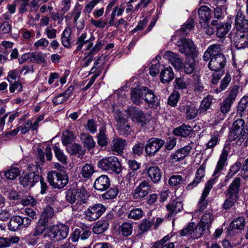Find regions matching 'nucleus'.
<instances>
[{
    "instance_id": "obj_1",
    "label": "nucleus",
    "mask_w": 248,
    "mask_h": 248,
    "mask_svg": "<svg viewBox=\"0 0 248 248\" xmlns=\"http://www.w3.org/2000/svg\"><path fill=\"white\" fill-rule=\"evenodd\" d=\"M228 155V151L224 148L220 155L219 159L217 162L216 168L213 174V176H214V178L209 180L206 183L204 190L199 201L198 207L196 210V212H202L203 211L208 205V202L207 200H206V198L208 195L211 189L212 188L213 185L215 183L216 178L220 174V170L224 166L225 163L227 159Z\"/></svg>"
},
{
    "instance_id": "obj_2",
    "label": "nucleus",
    "mask_w": 248,
    "mask_h": 248,
    "mask_svg": "<svg viewBox=\"0 0 248 248\" xmlns=\"http://www.w3.org/2000/svg\"><path fill=\"white\" fill-rule=\"evenodd\" d=\"M69 227L64 224L60 223L49 227L44 233L43 237L46 242L53 243L59 242L68 236Z\"/></svg>"
},
{
    "instance_id": "obj_3",
    "label": "nucleus",
    "mask_w": 248,
    "mask_h": 248,
    "mask_svg": "<svg viewBox=\"0 0 248 248\" xmlns=\"http://www.w3.org/2000/svg\"><path fill=\"white\" fill-rule=\"evenodd\" d=\"M179 51L186 57H196L197 55L196 46L190 39L182 37L176 43Z\"/></svg>"
},
{
    "instance_id": "obj_4",
    "label": "nucleus",
    "mask_w": 248,
    "mask_h": 248,
    "mask_svg": "<svg viewBox=\"0 0 248 248\" xmlns=\"http://www.w3.org/2000/svg\"><path fill=\"white\" fill-rule=\"evenodd\" d=\"M47 181L54 188L61 189L67 185L68 177L66 174L56 171H49L47 173Z\"/></svg>"
},
{
    "instance_id": "obj_5",
    "label": "nucleus",
    "mask_w": 248,
    "mask_h": 248,
    "mask_svg": "<svg viewBox=\"0 0 248 248\" xmlns=\"http://www.w3.org/2000/svg\"><path fill=\"white\" fill-rule=\"evenodd\" d=\"M97 165L102 170H111L117 174L122 171L121 164L118 158L114 156L101 159L98 162Z\"/></svg>"
},
{
    "instance_id": "obj_6",
    "label": "nucleus",
    "mask_w": 248,
    "mask_h": 248,
    "mask_svg": "<svg viewBox=\"0 0 248 248\" xmlns=\"http://www.w3.org/2000/svg\"><path fill=\"white\" fill-rule=\"evenodd\" d=\"M89 194L84 186L78 187L77 184L71 186L65 192V200L68 203H73L79 198Z\"/></svg>"
},
{
    "instance_id": "obj_7",
    "label": "nucleus",
    "mask_w": 248,
    "mask_h": 248,
    "mask_svg": "<svg viewBox=\"0 0 248 248\" xmlns=\"http://www.w3.org/2000/svg\"><path fill=\"white\" fill-rule=\"evenodd\" d=\"M165 141L159 138H151L149 139L145 146V151L149 156H154L165 145Z\"/></svg>"
},
{
    "instance_id": "obj_8",
    "label": "nucleus",
    "mask_w": 248,
    "mask_h": 248,
    "mask_svg": "<svg viewBox=\"0 0 248 248\" xmlns=\"http://www.w3.org/2000/svg\"><path fill=\"white\" fill-rule=\"evenodd\" d=\"M105 206L99 203L93 204L88 207L85 211L86 218L89 221H94L98 219L105 212Z\"/></svg>"
},
{
    "instance_id": "obj_9",
    "label": "nucleus",
    "mask_w": 248,
    "mask_h": 248,
    "mask_svg": "<svg viewBox=\"0 0 248 248\" xmlns=\"http://www.w3.org/2000/svg\"><path fill=\"white\" fill-rule=\"evenodd\" d=\"M151 190V186L149 181L143 180L132 191V196L135 200H142Z\"/></svg>"
},
{
    "instance_id": "obj_10",
    "label": "nucleus",
    "mask_w": 248,
    "mask_h": 248,
    "mask_svg": "<svg viewBox=\"0 0 248 248\" xmlns=\"http://www.w3.org/2000/svg\"><path fill=\"white\" fill-rule=\"evenodd\" d=\"M245 121L243 119L239 118L232 124L230 130V134L233 139L243 138L246 134Z\"/></svg>"
},
{
    "instance_id": "obj_11",
    "label": "nucleus",
    "mask_w": 248,
    "mask_h": 248,
    "mask_svg": "<svg viewBox=\"0 0 248 248\" xmlns=\"http://www.w3.org/2000/svg\"><path fill=\"white\" fill-rule=\"evenodd\" d=\"M208 64V68L214 71H220L226 64V58L223 54H218L210 59Z\"/></svg>"
},
{
    "instance_id": "obj_12",
    "label": "nucleus",
    "mask_w": 248,
    "mask_h": 248,
    "mask_svg": "<svg viewBox=\"0 0 248 248\" xmlns=\"http://www.w3.org/2000/svg\"><path fill=\"white\" fill-rule=\"evenodd\" d=\"M235 25L236 31L248 33V19L241 10L236 15Z\"/></svg>"
},
{
    "instance_id": "obj_13",
    "label": "nucleus",
    "mask_w": 248,
    "mask_h": 248,
    "mask_svg": "<svg viewBox=\"0 0 248 248\" xmlns=\"http://www.w3.org/2000/svg\"><path fill=\"white\" fill-rule=\"evenodd\" d=\"M164 58L168 60L176 70L180 71L182 69L183 61L178 54L170 51H167L165 52Z\"/></svg>"
},
{
    "instance_id": "obj_14",
    "label": "nucleus",
    "mask_w": 248,
    "mask_h": 248,
    "mask_svg": "<svg viewBox=\"0 0 248 248\" xmlns=\"http://www.w3.org/2000/svg\"><path fill=\"white\" fill-rule=\"evenodd\" d=\"M143 97V100L148 104L150 108H156L159 106V99L152 90L146 87L144 89Z\"/></svg>"
},
{
    "instance_id": "obj_15",
    "label": "nucleus",
    "mask_w": 248,
    "mask_h": 248,
    "mask_svg": "<svg viewBox=\"0 0 248 248\" xmlns=\"http://www.w3.org/2000/svg\"><path fill=\"white\" fill-rule=\"evenodd\" d=\"M94 39V36L91 34H88L87 32L82 33L78 37L77 45H78L76 51L78 52L81 50L84 45L88 44L87 50H89L92 47V41Z\"/></svg>"
},
{
    "instance_id": "obj_16",
    "label": "nucleus",
    "mask_w": 248,
    "mask_h": 248,
    "mask_svg": "<svg viewBox=\"0 0 248 248\" xmlns=\"http://www.w3.org/2000/svg\"><path fill=\"white\" fill-rule=\"evenodd\" d=\"M36 176V175L27 173L19 177L20 184L25 188H31L40 180V176Z\"/></svg>"
},
{
    "instance_id": "obj_17",
    "label": "nucleus",
    "mask_w": 248,
    "mask_h": 248,
    "mask_svg": "<svg viewBox=\"0 0 248 248\" xmlns=\"http://www.w3.org/2000/svg\"><path fill=\"white\" fill-rule=\"evenodd\" d=\"M233 41L236 48L237 49L245 48L248 46V33L236 31Z\"/></svg>"
},
{
    "instance_id": "obj_18",
    "label": "nucleus",
    "mask_w": 248,
    "mask_h": 248,
    "mask_svg": "<svg viewBox=\"0 0 248 248\" xmlns=\"http://www.w3.org/2000/svg\"><path fill=\"white\" fill-rule=\"evenodd\" d=\"M205 168L206 164L203 163L197 170L194 179L186 187L187 190L192 189L202 181L205 176Z\"/></svg>"
},
{
    "instance_id": "obj_19",
    "label": "nucleus",
    "mask_w": 248,
    "mask_h": 248,
    "mask_svg": "<svg viewBox=\"0 0 248 248\" xmlns=\"http://www.w3.org/2000/svg\"><path fill=\"white\" fill-rule=\"evenodd\" d=\"M212 12L211 9L207 6H201L198 10V16L200 23L202 27L205 28L207 23L211 19Z\"/></svg>"
},
{
    "instance_id": "obj_20",
    "label": "nucleus",
    "mask_w": 248,
    "mask_h": 248,
    "mask_svg": "<svg viewBox=\"0 0 248 248\" xmlns=\"http://www.w3.org/2000/svg\"><path fill=\"white\" fill-rule=\"evenodd\" d=\"M241 179L239 177L234 179L230 185L226 193V197L233 198L237 200L240 185Z\"/></svg>"
},
{
    "instance_id": "obj_21",
    "label": "nucleus",
    "mask_w": 248,
    "mask_h": 248,
    "mask_svg": "<svg viewBox=\"0 0 248 248\" xmlns=\"http://www.w3.org/2000/svg\"><path fill=\"white\" fill-rule=\"evenodd\" d=\"M166 208L169 211L167 215V217L170 220L172 217L181 211L183 205L181 201L174 200L167 205Z\"/></svg>"
},
{
    "instance_id": "obj_22",
    "label": "nucleus",
    "mask_w": 248,
    "mask_h": 248,
    "mask_svg": "<svg viewBox=\"0 0 248 248\" xmlns=\"http://www.w3.org/2000/svg\"><path fill=\"white\" fill-rule=\"evenodd\" d=\"M212 24L216 26V35L219 38L225 37L231 28V25L229 22L220 23L217 20H213Z\"/></svg>"
},
{
    "instance_id": "obj_23",
    "label": "nucleus",
    "mask_w": 248,
    "mask_h": 248,
    "mask_svg": "<svg viewBox=\"0 0 248 248\" xmlns=\"http://www.w3.org/2000/svg\"><path fill=\"white\" fill-rule=\"evenodd\" d=\"M192 144L190 143L177 150L175 153L171 155V159L175 161H180L184 159L189 154L192 148Z\"/></svg>"
},
{
    "instance_id": "obj_24",
    "label": "nucleus",
    "mask_w": 248,
    "mask_h": 248,
    "mask_svg": "<svg viewBox=\"0 0 248 248\" xmlns=\"http://www.w3.org/2000/svg\"><path fill=\"white\" fill-rule=\"evenodd\" d=\"M145 87L138 88H132L130 91V98L132 102L137 105L141 104L144 99L143 95Z\"/></svg>"
},
{
    "instance_id": "obj_25",
    "label": "nucleus",
    "mask_w": 248,
    "mask_h": 248,
    "mask_svg": "<svg viewBox=\"0 0 248 248\" xmlns=\"http://www.w3.org/2000/svg\"><path fill=\"white\" fill-rule=\"evenodd\" d=\"M179 109L181 112H184L186 115L187 120L195 119L198 115V110L194 105L181 104Z\"/></svg>"
},
{
    "instance_id": "obj_26",
    "label": "nucleus",
    "mask_w": 248,
    "mask_h": 248,
    "mask_svg": "<svg viewBox=\"0 0 248 248\" xmlns=\"http://www.w3.org/2000/svg\"><path fill=\"white\" fill-rule=\"evenodd\" d=\"M110 185V180L108 176L102 175L95 180L93 187L97 190L103 191L107 190L109 187Z\"/></svg>"
},
{
    "instance_id": "obj_27",
    "label": "nucleus",
    "mask_w": 248,
    "mask_h": 248,
    "mask_svg": "<svg viewBox=\"0 0 248 248\" xmlns=\"http://www.w3.org/2000/svg\"><path fill=\"white\" fill-rule=\"evenodd\" d=\"M129 115L132 117L133 120L139 123L145 122L146 116L143 111L136 107H130L127 109Z\"/></svg>"
},
{
    "instance_id": "obj_28",
    "label": "nucleus",
    "mask_w": 248,
    "mask_h": 248,
    "mask_svg": "<svg viewBox=\"0 0 248 248\" xmlns=\"http://www.w3.org/2000/svg\"><path fill=\"white\" fill-rule=\"evenodd\" d=\"M195 58V57H186L185 62V63L183 62V65L180 70H183L185 73L187 75H193L194 73H198L195 70L196 65Z\"/></svg>"
},
{
    "instance_id": "obj_29",
    "label": "nucleus",
    "mask_w": 248,
    "mask_h": 248,
    "mask_svg": "<svg viewBox=\"0 0 248 248\" xmlns=\"http://www.w3.org/2000/svg\"><path fill=\"white\" fill-rule=\"evenodd\" d=\"M221 51V46L219 44H213L210 46L207 49L204 53L202 59L203 61L207 62L212 57H215L220 53Z\"/></svg>"
},
{
    "instance_id": "obj_30",
    "label": "nucleus",
    "mask_w": 248,
    "mask_h": 248,
    "mask_svg": "<svg viewBox=\"0 0 248 248\" xmlns=\"http://www.w3.org/2000/svg\"><path fill=\"white\" fill-rule=\"evenodd\" d=\"M193 132L192 128L185 124L174 128L172 131L173 134L176 136L186 138L189 136Z\"/></svg>"
},
{
    "instance_id": "obj_31",
    "label": "nucleus",
    "mask_w": 248,
    "mask_h": 248,
    "mask_svg": "<svg viewBox=\"0 0 248 248\" xmlns=\"http://www.w3.org/2000/svg\"><path fill=\"white\" fill-rule=\"evenodd\" d=\"M114 118L117 123L118 129L120 132L124 131V124L127 123V117H126L121 111L116 110L114 111ZM125 133V132H124Z\"/></svg>"
},
{
    "instance_id": "obj_32",
    "label": "nucleus",
    "mask_w": 248,
    "mask_h": 248,
    "mask_svg": "<svg viewBox=\"0 0 248 248\" xmlns=\"http://www.w3.org/2000/svg\"><path fill=\"white\" fill-rule=\"evenodd\" d=\"M148 176L150 180L154 183L159 181L161 177V172L158 167L152 166L147 170Z\"/></svg>"
},
{
    "instance_id": "obj_33",
    "label": "nucleus",
    "mask_w": 248,
    "mask_h": 248,
    "mask_svg": "<svg viewBox=\"0 0 248 248\" xmlns=\"http://www.w3.org/2000/svg\"><path fill=\"white\" fill-rule=\"evenodd\" d=\"M245 226V219L243 217H239L233 219L230 223L228 228L229 232L230 235H233V229L242 230Z\"/></svg>"
},
{
    "instance_id": "obj_34",
    "label": "nucleus",
    "mask_w": 248,
    "mask_h": 248,
    "mask_svg": "<svg viewBox=\"0 0 248 248\" xmlns=\"http://www.w3.org/2000/svg\"><path fill=\"white\" fill-rule=\"evenodd\" d=\"M89 197V195L88 194L86 196L79 198L74 203H70L72 211L78 213L82 211L85 207L84 204L87 203Z\"/></svg>"
},
{
    "instance_id": "obj_35",
    "label": "nucleus",
    "mask_w": 248,
    "mask_h": 248,
    "mask_svg": "<svg viewBox=\"0 0 248 248\" xmlns=\"http://www.w3.org/2000/svg\"><path fill=\"white\" fill-rule=\"evenodd\" d=\"M126 141L124 140L116 138L114 139L112 141L111 148L113 151L117 153L118 154H121L123 153Z\"/></svg>"
},
{
    "instance_id": "obj_36",
    "label": "nucleus",
    "mask_w": 248,
    "mask_h": 248,
    "mask_svg": "<svg viewBox=\"0 0 248 248\" xmlns=\"http://www.w3.org/2000/svg\"><path fill=\"white\" fill-rule=\"evenodd\" d=\"M47 224H48L46 223V221H42V220L39 219L33 232L29 234V236L37 237L40 236L43 234L46 230H47L46 226H47Z\"/></svg>"
},
{
    "instance_id": "obj_37",
    "label": "nucleus",
    "mask_w": 248,
    "mask_h": 248,
    "mask_svg": "<svg viewBox=\"0 0 248 248\" xmlns=\"http://www.w3.org/2000/svg\"><path fill=\"white\" fill-rule=\"evenodd\" d=\"M209 232V229L206 228V227L199 223L198 224L196 225L194 223V228H193V232L191 238L198 239L204 233H208Z\"/></svg>"
},
{
    "instance_id": "obj_38",
    "label": "nucleus",
    "mask_w": 248,
    "mask_h": 248,
    "mask_svg": "<svg viewBox=\"0 0 248 248\" xmlns=\"http://www.w3.org/2000/svg\"><path fill=\"white\" fill-rule=\"evenodd\" d=\"M174 78V73L171 67L169 66L161 71L160 78L162 82L165 83L172 80Z\"/></svg>"
},
{
    "instance_id": "obj_39",
    "label": "nucleus",
    "mask_w": 248,
    "mask_h": 248,
    "mask_svg": "<svg viewBox=\"0 0 248 248\" xmlns=\"http://www.w3.org/2000/svg\"><path fill=\"white\" fill-rule=\"evenodd\" d=\"M133 223L130 222H125L119 227V233L124 237L130 236L133 232Z\"/></svg>"
},
{
    "instance_id": "obj_40",
    "label": "nucleus",
    "mask_w": 248,
    "mask_h": 248,
    "mask_svg": "<svg viewBox=\"0 0 248 248\" xmlns=\"http://www.w3.org/2000/svg\"><path fill=\"white\" fill-rule=\"evenodd\" d=\"M109 224L107 221L100 220L97 221L93 228V232L97 234H101L108 228Z\"/></svg>"
},
{
    "instance_id": "obj_41",
    "label": "nucleus",
    "mask_w": 248,
    "mask_h": 248,
    "mask_svg": "<svg viewBox=\"0 0 248 248\" xmlns=\"http://www.w3.org/2000/svg\"><path fill=\"white\" fill-rule=\"evenodd\" d=\"M80 137L81 140L83 141L84 147L88 150L95 147V142L93 140L91 136L85 134H81Z\"/></svg>"
},
{
    "instance_id": "obj_42",
    "label": "nucleus",
    "mask_w": 248,
    "mask_h": 248,
    "mask_svg": "<svg viewBox=\"0 0 248 248\" xmlns=\"http://www.w3.org/2000/svg\"><path fill=\"white\" fill-rule=\"evenodd\" d=\"M8 228L12 231H16L21 229L20 226V216H15L12 217L10 218Z\"/></svg>"
},
{
    "instance_id": "obj_43",
    "label": "nucleus",
    "mask_w": 248,
    "mask_h": 248,
    "mask_svg": "<svg viewBox=\"0 0 248 248\" xmlns=\"http://www.w3.org/2000/svg\"><path fill=\"white\" fill-rule=\"evenodd\" d=\"M75 139V137L73 132L65 130L62 134V142L63 145L66 146L73 142Z\"/></svg>"
},
{
    "instance_id": "obj_44",
    "label": "nucleus",
    "mask_w": 248,
    "mask_h": 248,
    "mask_svg": "<svg viewBox=\"0 0 248 248\" xmlns=\"http://www.w3.org/2000/svg\"><path fill=\"white\" fill-rule=\"evenodd\" d=\"M30 62L41 63L46 62V55L40 52H31Z\"/></svg>"
},
{
    "instance_id": "obj_45",
    "label": "nucleus",
    "mask_w": 248,
    "mask_h": 248,
    "mask_svg": "<svg viewBox=\"0 0 248 248\" xmlns=\"http://www.w3.org/2000/svg\"><path fill=\"white\" fill-rule=\"evenodd\" d=\"M144 215L143 210L140 208H135L131 209L128 213L127 217L134 220H138L142 218Z\"/></svg>"
},
{
    "instance_id": "obj_46",
    "label": "nucleus",
    "mask_w": 248,
    "mask_h": 248,
    "mask_svg": "<svg viewBox=\"0 0 248 248\" xmlns=\"http://www.w3.org/2000/svg\"><path fill=\"white\" fill-rule=\"evenodd\" d=\"M54 215V209L50 206H46L42 213L40 219L46 221L48 224V220L51 218Z\"/></svg>"
},
{
    "instance_id": "obj_47",
    "label": "nucleus",
    "mask_w": 248,
    "mask_h": 248,
    "mask_svg": "<svg viewBox=\"0 0 248 248\" xmlns=\"http://www.w3.org/2000/svg\"><path fill=\"white\" fill-rule=\"evenodd\" d=\"M53 149L55 154V156L57 159L62 164H66L67 163V157L64 155L63 151L56 145H55L53 147Z\"/></svg>"
},
{
    "instance_id": "obj_48",
    "label": "nucleus",
    "mask_w": 248,
    "mask_h": 248,
    "mask_svg": "<svg viewBox=\"0 0 248 248\" xmlns=\"http://www.w3.org/2000/svg\"><path fill=\"white\" fill-rule=\"evenodd\" d=\"M94 172V170L93 166L91 164H86L82 168L81 174L83 177L88 178L90 177Z\"/></svg>"
},
{
    "instance_id": "obj_49",
    "label": "nucleus",
    "mask_w": 248,
    "mask_h": 248,
    "mask_svg": "<svg viewBox=\"0 0 248 248\" xmlns=\"http://www.w3.org/2000/svg\"><path fill=\"white\" fill-rule=\"evenodd\" d=\"M232 105V103H231L230 101L225 99L220 103L219 110L224 117L230 111Z\"/></svg>"
},
{
    "instance_id": "obj_50",
    "label": "nucleus",
    "mask_w": 248,
    "mask_h": 248,
    "mask_svg": "<svg viewBox=\"0 0 248 248\" xmlns=\"http://www.w3.org/2000/svg\"><path fill=\"white\" fill-rule=\"evenodd\" d=\"M248 107V96L245 95L241 99L239 102L237 107V113L242 116L243 113L245 111Z\"/></svg>"
},
{
    "instance_id": "obj_51",
    "label": "nucleus",
    "mask_w": 248,
    "mask_h": 248,
    "mask_svg": "<svg viewBox=\"0 0 248 248\" xmlns=\"http://www.w3.org/2000/svg\"><path fill=\"white\" fill-rule=\"evenodd\" d=\"M119 193V190L116 187H111L107 192L102 195L104 200H111L115 199Z\"/></svg>"
},
{
    "instance_id": "obj_52",
    "label": "nucleus",
    "mask_w": 248,
    "mask_h": 248,
    "mask_svg": "<svg viewBox=\"0 0 248 248\" xmlns=\"http://www.w3.org/2000/svg\"><path fill=\"white\" fill-rule=\"evenodd\" d=\"M214 220V217L210 213H205L202 216V218L200 221V223L205 227L206 228L209 229L213 221Z\"/></svg>"
},
{
    "instance_id": "obj_53",
    "label": "nucleus",
    "mask_w": 248,
    "mask_h": 248,
    "mask_svg": "<svg viewBox=\"0 0 248 248\" xmlns=\"http://www.w3.org/2000/svg\"><path fill=\"white\" fill-rule=\"evenodd\" d=\"M20 171L17 168H13L5 171L4 176L8 180L16 179L20 174Z\"/></svg>"
},
{
    "instance_id": "obj_54",
    "label": "nucleus",
    "mask_w": 248,
    "mask_h": 248,
    "mask_svg": "<svg viewBox=\"0 0 248 248\" xmlns=\"http://www.w3.org/2000/svg\"><path fill=\"white\" fill-rule=\"evenodd\" d=\"M185 180L180 175H173L169 179V183L171 186H176L185 184Z\"/></svg>"
},
{
    "instance_id": "obj_55",
    "label": "nucleus",
    "mask_w": 248,
    "mask_h": 248,
    "mask_svg": "<svg viewBox=\"0 0 248 248\" xmlns=\"http://www.w3.org/2000/svg\"><path fill=\"white\" fill-rule=\"evenodd\" d=\"M212 103V99L211 96H208L204 98L202 101L200 105V109H199L200 113L206 111L210 108Z\"/></svg>"
},
{
    "instance_id": "obj_56",
    "label": "nucleus",
    "mask_w": 248,
    "mask_h": 248,
    "mask_svg": "<svg viewBox=\"0 0 248 248\" xmlns=\"http://www.w3.org/2000/svg\"><path fill=\"white\" fill-rule=\"evenodd\" d=\"M239 89V86H234L230 90L228 96L226 97L225 99L230 101L231 103L233 104L238 94Z\"/></svg>"
},
{
    "instance_id": "obj_57",
    "label": "nucleus",
    "mask_w": 248,
    "mask_h": 248,
    "mask_svg": "<svg viewBox=\"0 0 248 248\" xmlns=\"http://www.w3.org/2000/svg\"><path fill=\"white\" fill-rule=\"evenodd\" d=\"M193 228H194V223H189L185 228L180 231V235L182 236H185L187 235H190L191 237V235H192V233L193 232Z\"/></svg>"
},
{
    "instance_id": "obj_58",
    "label": "nucleus",
    "mask_w": 248,
    "mask_h": 248,
    "mask_svg": "<svg viewBox=\"0 0 248 248\" xmlns=\"http://www.w3.org/2000/svg\"><path fill=\"white\" fill-rule=\"evenodd\" d=\"M194 20L190 19L188 23L184 25L180 29V32L181 35L186 34L194 27Z\"/></svg>"
},
{
    "instance_id": "obj_59",
    "label": "nucleus",
    "mask_w": 248,
    "mask_h": 248,
    "mask_svg": "<svg viewBox=\"0 0 248 248\" xmlns=\"http://www.w3.org/2000/svg\"><path fill=\"white\" fill-rule=\"evenodd\" d=\"M180 98V94L177 92H173L170 95L168 99V104L172 106L175 107Z\"/></svg>"
},
{
    "instance_id": "obj_60",
    "label": "nucleus",
    "mask_w": 248,
    "mask_h": 248,
    "mask_svg": "<svg viewBox=\"0 0 248 248\" xmlns=\"http://www.w3.org/2000/svg\"><path fill=\"white\" fill-rule=\"evenodd\" d=\"M97 143L101 146H106L108 144V138L104 130H100L97 136Z\"/></svg>"
},
{
    "instance_id": "obj_61",
    "label": "nucleus",
    "mask_w": 248,
    "mask_h": 248,
    "mask_svg": "<svg viewBox=\"0 0 248 248\" xmlns=\"http://www.w3.org/2000/svg\"><path fill=\"white\" fill-rule=\"evenodd\" d=\"M194 81V87L195 91H201L202 88V85L200 80V76L199 73H194L192 76Z\"/></svg>"
},
{
    "instance_id": "obj_62",
    "label": "nucleus",
    "mask_w": 248,
    "mask_h": 248,
    "mask_svg": "<svg viewBox=\"0 0 248 248\" xmlns=\"http://www.w3.org/2000/svg\"><path fill=\"white\" fill-rule=\"evenodd\" d=\"M82 146L78 143H74L66 148L68 152L71 155L79 153L82 150Z\"/></svg>"
},
{
    "instance_id": "obj_63",
    "label": "nucleus",
    "mask_w": 248,
    "mask_h": 248,
    "mask_svg": "<svg viewBox=\"0 0 248 248\" xmlns=\"http://www.w3.org/2000/svg\"><path fill=\"white\" fill-rule=\"evenodd\" d=\"M145 146V145L143 143L138 142L136 143L133 147V154L138 156L140 155L143 153Z\"/></svg>"
},
{
    "instance_id": "obj_64",
    "label": "nucleus",
    "mask_w": 248,
    "mask_h": 248,
    "mask_svg": "<svg viewBox=\"0 0 248 248\" xmlns=\"http://www.w3.org/2000/svg\"><path fill=\"white\" fill-rule=\"evenodd\" d=\"M152 223L146 220H142L139 225V230L142 232L147 231L151 227Z\"/></svg>"
}]
</instances>
